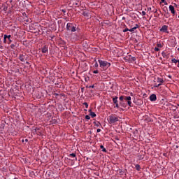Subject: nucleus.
I'll use <instances>...</instances> for the list:
<instances>
[{"instance_id":"nucleus-20","label":"nucleus","mask_w":179,"mask_h":179,"mask_svg":"<svg viewBox=\"0 0 179 179\" xmlns=\"http://www.w3.org/2000/svg\"><path fill=\"white\" fill-rule=\"evenodd\" d=\"M86 88L87 89H94V85H87Z\"/></svg>"},{"instance_id":"nucleus-50","label":"nucleus","mask_w":179,"mask_h":179,"mask_svg":"<svg viewBox=\"0 0 179 179\" xmlns=\"http://www.w3.org/2000/svg\"><path fill=\"white\" fill-rule=\"evenodd\" d=\"M8 9V7H4L3 10H6Z\"/></svg>"},{"instance_id":"nucleus-58","label":"nucleus","mask_w":179,"mask_h":179,"mask_svg":"<svg viewBox=\"0 0 179 179\" xmlns=\"http://www.w3.org/2000/svg\"><path fill=\"white\" fill-rule=\"evenodd\" d=\"M163 10H164V12H165V13L167 12V10H166L165 9H164Z\"/></svg>"},{"instance_id":"nucleus-33","label":"nucleus","mask_w":179,"mask_h":179,"mask_svg":"<svg viewBox=\"0 0 179 179\" xmlns=\"http://www.w3.org/2000/svg\"><path fill=\"white\" fill-rule=\"evenodd\" d=\"M85 120H90V116L89 115H86Z\"/></svg>"},{"instance_id":"nucleus-34","label":"nucleus","mask_w":179,"mask_h":179,"mask_svg":"<svg viewBox=\"0 0 179 179\" xmlns=\"http://www.w3.org/2000/svg\"><path fill=\"white\" fill-rule=\"evenodd\" d=\"M125 98H124V96H120L119 99L120 100V101H122V100H124Z\"/></svg>"},{"instance_id":"nucleus-38","label":"nucleus","mask_w":179,"mask_h":179,"mask_svg":"<svg viewBox=\"0 0 179 179\" xmlns=\"http://www.w3.org/2000/svg\"><path fill=\"white\" fill-rule=\"evenodd\" d=\"M94 66H95V68H98L99 67V64L97 63V62H95Z\"/></svg>"},{"instance_id":"nucleus-21","label":"nucleus","mask_w":179,"mask_h":179,"mask_svg":"<svg viewBox=\"0 0 179 179\" xmlns=\"http://www.w3.org/2000/svg\"><path fill=\"white\" fill-rule=\"evenodd\" d=\"M124 100L126 101H131V96H125Z\"/></svg>"},{"instance_id":"nucleus-2","label":"nucleus","mask_w":179,"mask_h":179,"mask_svg":"<svg viewBox=\"0 0 179 179\" xmlns=\"http://www.w3.org/2000/svg\"><path fill=\"white\" fill-rule=\"evenodd\" d=\"M118 121V117H117V115L112 114L109 116L108 122L109 124H115V122H117Z\"/></svg>"},{"instance_id":"nucleus-17","label":"nucleus","mask_w":179,"mask_h":179,"mask_svg":"<svg viewBox=\"0 0 179 179\" xmlns=\"http://www.w3.org/2000/svg\"><path fill=\"white\" fill-rule=\"evenodd\" d=\"M100 148L102 150V152L107 153V150L103 145H100Z\"/></svg>"},{"instance_id":"nucleus-31","label":"nucleus","mask_w":179,"mask_h":179,"mask_svg":"<svg viewBox=\"0 0 179 179\" xmlns=\"http://www.w3.org/2000/svg\"><path fill=\"white\" fill-rule=\"evenodd\" d=\"M157 47L158 48H162V47H163V45H162L160 43H157Z\"/></svg>"},{"instance_id":"nucleus-39","label":"nucleus","mask_w":179,"mask_h":179,"mask_svg":"<svg viewBox=\"0 0 179 179\" xmlns=\"http://www.w3.org/2000/svg\"><path fill=\"white\" fill-rule=\"evenodd\" d=\"M61 10H62V12H63V13H64V15H65V13H66V10H65V9H62Z\"/></svg>"},{"instance_id":"nucleus-1","label":"nucleus","mask_w":179,"mask_h":179,"mask_svg":"<svg viewBox=\"0 0 179 179\" xmlns=\"http://www.w3.org/2000/svg\"><path fill=\"white\" fill-rule=\"evenodd\" d=\"M99 63L101 68H103V69L106 68L107 69L108 68H110L111 66V64L108 63V62L103 61V60H99Z\"/></svg>"},{"instance_id":"nucleus-59","label":"nucleus","mask_w":179,"mask_h":179,"mask_svg":"<svg viewBox=\"0 0 179 179\" xmlns=\"http://www.w3.org/2000/svg\"><path fill=\"white\" fill-rule=\"evenodd\" d=\"M169 78H170V79H171V76H169Z\"/></svg>"},{"instance_id":"nucleus-30","label":"nucleus","mask_w":179,"mask_h":179,"mask_svg":"<svg viewBox=\"0 0 179 179\" xmlns=\"http://www.w3.org/2000/svg\"><path fill=\"white\" fill-rule=\"evenodd\" d=\"M159 86H162V84H155L154 87H159Z\"/></svg>"},{"instance_id":"nucleus-19","label":"nucleus","mask_w":179,"mask_h":179,"mask_svg":"<svg viewBox=\"0 0 179 179\" xmlns=\"http://www.w3.org/2000/svg\"><path fill=\"white\" fill-rule=\"evenodd\" d=\"M94 124L96 127H100V125H101V124L100 123V122H94Z\"/></svg>"},{"instance_id":"nucleus-56","label":"nucleus","mask_w":179,"mask_h":179,"mask_svg":"<svg viewBox=\"0 0 179 179\" xmlns=\"http://www.w3.org/2000/svg\"><path fill=\"white\" fill-rule=\"evenodd\" d=\"M178 68H179V60H178Z\"/></svg>"},{"instance_id":"nucleus-36","label":"nucleus","mask_w":179,"mask_h":179,"mask_svg":"<svg viewBox=\"0 0 179 179\" xmlns=\"http://www.w3.org/2000/svg\"><path fill=\"white\" fill-rule=\"evenodd\" d=\"M154 50H155V51H157V52L160 51V49L157 47H155Z\"/></svg>"},{"instance_id":"nucleus-32","label":"nucleus","mask_w":179,"mask_h":179,"mask_svg":"<svg viewBox=\"0 0 179 179\" xmlns=\"http://www.w3.org/2000/svg\"><path fill=\"white\" fill-rule=\"evenodd\" d=\"M129 29L128 28H125L124 29H123V33H127V31H129Z\"/></svg>"},{"instance_id":"nucleus-4","label":"nucleus","mask_w":179,"mask_h":179,"mask_svg":"<svg viewBox=\"0 0 179 179\" xmlns=\"http://www.w3.org/2000/svg\"><path fill=\"white\" fill-rule=\"evenodd\" d=\"M169 26L164 25L162 27L159 29V31H162V33H169Z\"/></svg>"},{"instance_id":"nucleus-18","label":"nucleus","mask_w":179,"mask_h":179,"mask_svg":"<svg viewBox=\"0 0 179 179\" xmlns=\"http://www.w3.org/2000/svg\"><path fill=\"white\" fill-rule=\"evenodd\" d=\"M90 115L92 117V118H94V117H96V113L94 112H91Z\"/></svg>"},{"instance_id":"nucleus-46","label":"nucleus","mask_w":179,"mask_h":179,"mask_svg":"<svg viewBox=\"0 0 179 179\" xmlns=\"http://www.w3.org/2000/svg\"><path fill=\"white\" fill-rule=\"evenodd\" d=\"M75 5L78 7L80 6V4H79L78 3H75Z\"/></svg>"},{"instance_id":"nucleus-49","label":"nucleus","mask_w":179,"mask_h":179,"mask_svg":"<svg viewBox=\"0 0 179 179\" xmlns=\"http://www.w3.org/2000/svg\"><path fill=\"white\" fill-rule=\"evenodd\" d=\"M159 16H160V14H157V15H155V17H159Z\"/></svg>"},{"instance_id":"nucleus-15","label":"nucleus","mask_w":179,"mask_h":179,"mask_svg":"<svg viewBox=\"0 0 179 179\" xmlns=\"http://www.w3.org/2000/svg\"><path fill=\"white\" fill-rule=\"evenodd\" d=\"M113 102L114 104L118 103V96H115L113 98Z\"/></svg>"},{"instance_id":"nucleus-8","label":"nucleus","mask_w":179,"mask_h":179,"mask_svg":"<svg viewBox=\"0 0 179 179\" xmlns=\"http://www.w3.org/2000/svg\"><path fill=\"white\" fill-rule=\"evenodd\" d=\"M169 10L171 11V13H172V15H176V9L172 5L169 6Z\"/></svg>"},{"instance_id":"nucleus-44","label":"nucleus","mask_w":179,"mask_h":179,"mask_svg":"<svg viewBox=\"0 0 179 179\" xmlns=\"http://www.w3.org/2000/svg\"><path fill=\"white\" fill-rule=\"evenodd\" d=\"M145 15H146V12L142 11V15H143V16H145Z\"/></svg>"},{"instance_id":"nucleus-13","label":"nucleus","mask_w":179,"mask_h":179,"mask_svg":"<svg viewBox=\"0 0 179 179\" xmlns=\"http://www.w3.org/2000/svg\"><path fill=\"white\" fill-rule=\"evenodd\" d=\"M164 16L166 19H169V17H170V13H169V10H167V8H166V11H165V13L164 14Z\"/></svg>"},{"instance_id":"nucleus-64","label":"nucleus","mask_w":179,"mask_h":179,"mask_svg":"<svg viewBox=\"0 0 179 179\" xmlns=\"http://www.w3.org/2000/svg\"><path fill=\"white\" fill-rule=\"evenodd\" d=\"M55 85H58V83L57 84V83H55Z\"/></svg>"},{"instance_id":"nucleus-35","label":"nucleus","mask_w":179,"mask_h":179,"mask_svg":"<svg viewBox=\"0 0 179 179\" xmlns=\"http://www.w3.org/2000/svg\"><path fill=\"white\" fill-rule=\"evenodd\" d=\"M120 105H122V107H124V108L127 107V104L125 103H120Z\"/></svg>"},{"instance_id":"nucleus-48","label":"nucleus","mask_w":179,"mask_h":179,"mask_svg":"<svg viewBox=\"0 0 179 179\" xmlns=\"http://www.w3.org/2000/svg\"><path fill=\"white\" fill-rule=\"evenodd\" d=\"M88 111H89L90 114H92V113H93V112L92 111V109H90Z\"/></svg>"},{"instance_id":"nucleus-23","label":"nucleus","mask_w":179,"mask_h":179,"mask_svg":"<svg viewBox=\"0 0 179 179\" xmlns=\"http://www.w3.org/2000/svg\"><path fill=\"white\" fill-rule=\"evenodd\" d=\"M136 169L138 171H139L141 170V166L139 164H136Z\"/></svg>"},{"instance_id":"nucleus-6","label":"nucleus","mask_w":179,"mask_h":179,"mask_svg":"<svg viewBox=\"0 0 179 179\" xmlns=\"http://www.w3.org/2000/svg\"><path fill=\"white\" fill-rule=\"evenodd\" d=\"M19 59L21 62H24V59H26V54H20L19 56Z\"/></svg>"},{"instance_id":"nucleus-22","label":"nucleus","mask_w":179,"mask_h":179,"mask_svg":"<svg viewBox=\"0 0 179 179\" xmlns=\"http://www.w3.org/2000/svg\"><path fill=\"white\" fill-rule=\"evenodd\" d=\"M3 43H8V38L6 36V34L4 35Z\"/></svg>"},{"instance_id":"nucleus-14","label":"nucleus","mask_w":179,"mask_h":179,"mask_svg":"<svg viewBox=\"0 0 179 179\" xmlns=\"http://www.w3.org/2000/svg\"><path fill=\"white\" fill-rule=\"evenodd\" d=\"M57 122H58V121L57 120V119L55 117H52L51 121H50V124H57Z\"/></svg>"},{"instance_id":"nucleus-41","label":"nucleus","mask_w":179,"mask_h":179,"mask_svg":"<svg viewBox=\"0 0 179 179\" xmlns=\"http://www.w3.org/2000/svg\"><path fill=\"white\" fill-rule=\"evenodd\" d=\"M93 73H99V70H94V71H93Z\"/></svg>"},{"instance_id":"nucleus-28","label":"nucleus","mask_w":179,"mask_h":179,"mask_svg":"<svg viewBox=\"0 0 179 179\" xmlns=\"http://www.w3.org/2000/svg\"><path fill=\"white\" fill-rule=\"evenodd\" d=\"M161 2L162 3H164V5H168V3H167V1H166V0H161Z\"/></svg>"},{"instance_id":"nucleus-62","label":"nucleus","mask_w":179,"mask_h":179,"mask_svg":"<svg viewBox=\"0 0 179 179\" xmlns=\"http://www.w3.org/2000/svg\"><path fill=\"white\" fill-rule=\"evenodd\" d=\"M130 94H131V96H132V95H133V94H132V93H131Z\"/></svg>"},{"instance_id":"nucleus-54","label":"nucleus","mask_w":179,"mask_h":179,"mask_svg":"<svg viewBox=\"0 0 179 179\" xmlns=\"http://www.w3.org/2000/svg\"><path fill=\"white\" fill-rule=\"evenodd\" d=\"M55 96H59V94L55 93Z\"/></svg>"},{"instance_id":"nucleus-61","label":"nucleus","mask_w":179,"mask_h":179,"mask_svg":"<svg viewBox=\"0 0 179 179\" xmlns=\"http://www.w3.org/2000/svg\"><path fill=\"white\" fill-rule=\"evenodd\" d=\"M176 148H178V145H176Z\"/></svg>"},{"instance_id":"nucleus-63","label":"nucleus","mask_w":179,"mask_h":179,"mask_svg":"<svg viewBox=\"0 0 179 179\" xmlns=\"http://www.w3.org/2000/svg\"><path fill=\"white\" fill-rule=\"evenodd\" d=\"M174 5H176V6H177V4H176V3H174Z\"/></svg>"},{"instance_id":"nucleus-26","label":"nucleus","mask_w":179,"mask_h":179,"mask_svg":"<svg viewBox=\"0 0 179 179\" xmlns=\"http://www.w3.org/2000/svg\"><path fill=\"white\" fill-rule=\"evenodd\" d=\"M83 104V106H85L86 108H87L89 107V104L87 103V102H84Z\"/></svg>"},{"instance_id":"nucleus-43","label":"nucleus","mask_w":179,"mask_h":179,"mask_svg":"<svg viewBox=\"0 0 179 179\" xmlns=\"http://www.w3.org/2000/svg\"><path fill=\"white\" fill-rule=\"evenodd\" d=\"M89 80H90L89 77L85 78V82H87Z\"/></svg>"},{"instance_id":"nucleus-27","label":"nucleus","mask_w":179,"mask_h":179,"mask_svg":"<svg viewBox=\"0 0 179 179\" xmlns=\"http://www.w3.org/2000/svg\"><path fill=\"white\" fill-rule=\"evenodd\" d=\"M15 47H16V45H15V44H11L10 45V48H12L13 50H15Z\"/></svg>"},{"instance_id":"nucleus-5","label":"nucleus","mask_w":179,"mask_h":179,"mask_svg":"<svg viewBox=\"0 0 179 179\" xmlns=\"http://www.w3.org/2000/svg\"><path fill=\"white\" fill-rule=\"evenodd\" d=\"M42 53L45 54L48 52V46L47 45H45L42 49H41Z\"/></svg>"},{"instance_id":"nucleus-53","label":"nucleus","mask_w":179,"mask_h":179,"mask_svg":"<svg viewBox=\"0 0 179 179\" xmlns=\"http://www.w3.org/2000/svg\"><path fill=\"white\" fill-rule=\"evenodd\" d=\"M148 10H152V8H150V7L148 8Z\"/></svg>"},{"instance_id":"nucleus-37","label":"nucleus","mask_w":179,"mask_h":179,"mask_svg":"<svg viewBox=\"0 0 179 179\" xmlns=\"http://www.w3.org/2000/svg\"><path fill=\"white\" fill-rule=\"evenodd\" d=\"M131 61H133V62L136 61V57H131Z\"/></svg>"},{"instance_id":"nucleus-51","label":"nucleus","mask_w":179,"mask_h":179,"mask_svg":"<svg viewBox=\"0 0 179 179\" xmlns=\"http://www.w3.org/2000/svg\"><path fill=\"white\" fill-rule=\"evenodd\" d=\"M24 142H29V140L28 139H25V140H24Z\"/></svg>"},{"instance_id":"nucleus-25","label":"nucleus","mask_w":179,"mask_h":179,"mask_svg":"<svg viewBox=\"0 0 179 179\" xmlns=\"http://www.w3.org/2000/svg\"><path fill=\"white\" fill-rule=\"evenodd\" d=\"M127 104L129 107H132V102L131 101H127Z\"/></svg>"},{"instance_id":"nucleus-10","label":"nucleus","mask_w":179,"mask_h":179,"mask_svg":"<svg viewBox=\"0 0 179 179\" xmlns=\"http://www.w3.org/2000/svg\"><path fill=\"white\" fill-rule=\"evenodd\" d=\"M157 82L158 83H159V85H163V83H164V80H163V78H157Z\"/></svg>"},{"instance_id":"nucleus-7","label":"nucleus","mask_w":179,"mask_h":179,"mask_svg":"<svg viewBox=\"0 0 179 179\" xmlns=\"http://www.w3.org/2000/svg\"><path fill=\"white\" fill-rule=\"evenodd\" d=\"M150 101H156V100H157V96H156V94H152L150 96Z\"/></svg>"},{"instance_id":"nucleus-12","label":"nucleus","mask_w":179,"mask_h":179,"mask_svg":"<svg viewBox=\"0 0 179 179\" xmlns=\"http://www.w3.org/2000/svg\"><path fill=\"white\" fill-rule=\"evenodd\" d=\"M136 29H139V25L138 24H136L135 25V27H134L133 28L129 29V31H135V30H136Z\"/></svg>"},{"instance_id":"nucleus-42","label":"nucleus","mask_w":179,"mask_h":179,"mask_svg":"<svg viewBox=\"0 0 179 179\" xmlns=\"http://www.w3.org/2000/svg\"><path fill=\"white\" fill-rule=\"evenodd\" d=\"M152 12H154V13H157V9H154Z\"/></svg>"},{"instance_id":"nucleus-3","label":"nucleus","mask_w":179,"mask_h":179,"mask_svg":"<svg viewBox=\"0 0 179 179\" xmlns=\"http://www.w3.org/2000/svg\"><path fill=\"white\" fill-rule=\"evenodd\" d=\"M66 30H68V31H71V33H73L76 31V27L73 26V24L69 22L66 24Z\"/></svg>"},{"instance_id":"nucleus-52","label":"nucleus","mask_w":179,"mask_h":179,"mask_svg":"<svg viewBox=\"0 0 179 179\" xmlns=\"http://www.w3.org/2000/svg\"><path fill=\"white\" fill-rule=\"evenodd\" d=\"M27 65H30V63L29 62H26Z\"/></svg>"},{"instance_id":"nucleus-24","label":"nucleus","mask_w":179,"mask_h":179,"mask_svg":"<svg viewBox=\"0 0 179 179\" xmlns=\"http://www.w3.org/2000/svg\"><path fill=\"white\" fill-rule=\"evenodd\" d=\"M171 62H173V64H177V62H178V60H177L176 59H172Z\"/></svg>"},{"instance_id":"nucleus-57","label":"nucleus","mask_w":179,"mask_h":179,"mask_svg":"<svg viewBox=\"0 0 179 179\" xmlns=\"http://www.w3.org/2000/svg\"><path fill=\"white\" fill-rule=\"evenodd\" d=\"M122 20H125V17H122Z\"/></svg>"},{"instance_id":"nucleus-9","label":"nucleus","mask_w":179,"mask_h":179,"mask_svg":"<svg viewBox=\"0 0 179 179\" xmlns=\"http://www.w3.org/2000/svg\"><path fill=\"white\" fill-rule=\"evenodd\" d=\"M6 37H7V43L10 44V43H12V36L6 35Z\"/></svg>"},{"instance_id":"nucleus-40","label":"nucleus","mask_w":179,"mask_h":179,"mask_svg":"<svg viewBox=\"0 0 179 179\" xmlns=\"http://www.w3.org/2000/svg\"><path fill=\"white\" fill-rule=\"evenodd\" d=\"M115 104L116 108H120V105H118V103H115Z\"/></svg>"},{"instance_id":"nucleus-55","label":"nucleus","mask_w":179,"mask_h":179,"mask_svg":"<svg viewBox=\"0 0 179 179\" xmlns=\"http://www.w3.org/2000/svg\"><path fill=\"white\" fill-rule=\"evenodd\" d=\"M22 143H24V139H22Z\"/></svg>"},{"instance_id":"nucleus-16","label":"nucleus","mask_w":179,"mask_h":179,"mask_svg":"<svg viewBox=\"0 0 179 179\" xmlns=\"http://www.w3.org/2000/svg\"><path fill=\"white\" fill-rule=\"evenodd\" d=\"M83 16H85V17H89V13H87L86 11H83Z\"/></svg>"},{"instance_id":"nucleus-45","label":"nucleus","mask_w":179,"mask_h":179,"mask_svg":"<svg viewBox=\"0 0 179 179\" xmlns=\"http://www.w3.org/2000/svg\"><path fill=\"white\" fill-rule=\"evenodd\" d=\"M96 132H98V133H99V132H101V129H96Z\"/></svg>"},{"instance_id":"nucleus-11","label":"nucleus","mask_w":179,"mask_h":179,"mask_svg":"<svg viewBox=\"0 0 179 179\" xmlns=\"http://www.w3.org/2000/svg\"><path fill=\"white\" fill-rule=\"evenodd\" d=\"M162 57L163 58H166V59H169L170 55L169 54H167V52H162Z\"/></svg>"},{"instance_id":"nucleus-60","label":"nucleus","mask_w":179,"mask_h":179,"mask_svg":"<svg viewBox=\"0 0 179 179\" xmlns=\"http://www.w3.org/2000/svg\"><path fill=\"white\" fill-rule=\"evenodd\" d=\"M91 93H93V90H91Z\"/></svg>"},{"instance_id":"nucleus-29","label":"nucleus","mask_w":179,"mask_h":179,"mask_svg":"<svg viewBox=\"0 0 179 179\" xmlns=\"http://www.w3.org/2000/svg\"><path fill=\"white\" fill-rule=\"evenodd\" d=\"M69 156H71L72 157H76V153H71V154H69Z\"/></svg>"},{"instance_id":"nucleus-47","label":"nucleus","mask_w":179,"mask_h":179,"mask_svg":"<svg viewBox=\"0 0 179 179\" xmlns=\"http://www.w3.org/2000/svg\"><path fill=\"white\" fill-rule=\"evenodd\" d=\"M115 139L116 141H120V138H118V136H116V137L115 138Z\"/></svg>"}]
</instances>
